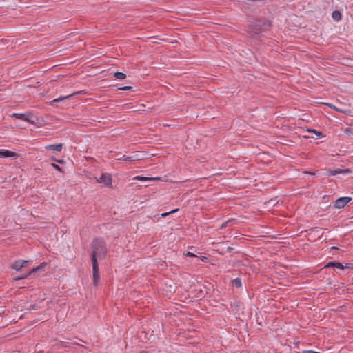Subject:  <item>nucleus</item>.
<instances>
[{
	"mask_svg": "<svg viewBox=\"0 0 353 353\" xmlns=\"http://www.w3.org/2000/svg\"><path fill=\"white\" fill-rule=\"evenodd\" d=\"M30 275H31V274H28V273H26V274H23L22 276H20V277H23V279H24L28 278V276H30Z\"/></svg>",
	"mask_w": 353,
	"mask_h": 353,
	"instance_id": "32",
	"label": "nucleus"
},
{
	"mask_svg": "<svg viewBox=\"0 0 353 353\" xmlns=\"http://www.w3.org/2000/svg\"><path fill=\"white\" fill-rule=\"evenodd\" d=\"M12 117L24 121H28L30 123H35V121L32 120L34 117L33 114L28 112L26 113H14L12 115Z\"/></svg>",
	"mask_w": 353,
	"mask_h": 353,
	"instance_id": "3",
	"label": "nucleus"
},
{
	"mask_svg": "<svg viewBox=\"0 0 353 353\" xmlns=\"http://www.w3.org/2000/svg\"><path fill=\"white\" fill-rule=\"evenodd\" d=\"M112 176L110 174H101V176L97 179V182L100 183H103L105 186L112 185Z\"/></svg>",
	"mask_w": 353,
	"mask_h": 353,
	"instance_id": "6",
	"label": "nucleus"
},
{
	"mask_svg": "<svg viewBox=\"0 0 353 353\" xmlns=\"http://www.w3.org/2000/svg\"><path fill=\"white\" fill-rule=\"evenodd\" d=\"M351 200V197H340L335 201L334 208L336 209L343 208Z\"/></svg>",
	"mask_w": 353,
	"mask_h": 353,
	"instance_id": "5",
	"label": "nucleus"
},
{
	"mask_svg": "<svg viewBox=\"0 0 353 353\" xmlns=\"http://www.w3.org/2000/svg\"><path fill=\"white\" fill-rule=\"evenodd\" d=\"M232 283L236 288H241L242 285L241 280L239 278H236V279L232 280Z\"/></svg>",
	"mask_w": 353,
	"mask_h": 353,
	"instance_id": "17",
	"label": "nucleus"
},
{
	"mask_svg": "<svg viewBox=\"0 0 353 353\" xmlns=\"http://www.w3.org/2000/svg\"><path fill=\"white\" fill-rule=\"evenodd\" d=\"M233 222H234V220H228L222 223L221 228L231 226L232 225Z\"/></svg>",
	"mask_w": 353,
	"mask_h": 353,
	"instance_id": "19",
	"label": "nucleus"
},
{
	"mask_svg": "<svg viewBox=\"0 0 353 353\" xmlns=\"http://www.w3.org/2000/svg\"><path fill=\"white\" fill-rule=\"evenodd\" d=\"M344 132L347 135L353 134V128H346Z\"/></svg>",
	"mask_w": 353,
	"mask_h": 353,
	"instance_id": "24",
	"label": "nucleus"
},
{
	"mask_svg": "<svg viewBox=\"0 0 353 353\" xmlns=\"http://www.w3.org/2000/svg\"><path fill=\"white\" fill-rule=\"evenodd\" d=\"M207 258L205 256H203V258H201V260L202 261H204L205 259H206Z\"/></svg>",
	"mask_w": 353,
	"mask_h": 353,
	"instance_id": "36",
	"label": "nucleus"
},
{
	"mask_svg": "<svg viewBox=\"0 0 353 353\" xmlns=\"http://www.w3.org/2000/svg\"><path fill=\"white\" fill-rule=\"evenodd\" d=\"M332 250H338L339 248L337 247L333 246L331 248Z\"/></svg>",
	"mask_w": 353,
	"mask_h": 353,
	"instance_id": "35",
	"label": "nucleus"
},
{
	"mask_svg": "<svg viewBox=\"0 0 353 353\" xmlns=\"http://www.w3.org/2000/svg\"><path fill=\"white\" fill-rule=\"evenodd\" d=\"M21 260H17L14 262L13 264L10 266V268L16 271L19 272L23 268L22 264H21Z\"/></svg>",
	"mask_w": 353,
	"mask_h": 353,
	"instance_id": "14",
	"label": "nucleus"
},
{
	"mask_svg": "<svg viewBox=\"0 0 353 353\" xmlns=\"http://www.w3.org/2000/svg\"><path fill=\"white\" fill-rule=\"evenodd\" d=\"M70 96H71V94L68 95V96H65V97H59V98H58V99H54V100H53V101H54V102L59 101H61V100H63V99H68V98H69Z\"/></svg>",
	"mask_w": 353,
	"mask_h": 353,
	"instance_id": "25",
	"label": "nucleus"
},
{
	"mask_svg": "<svg viewBox=\"0 0 353 353\" xmlns=\"http://www.w3.org/2000/svg\"><path fill=\"white\" fill-rule=\"evenodd\" d=\"M327 105H329L330 107H331V108H332L335 109L336 110H337V111H339V112H343L342 110H340V108H336L335 106H334V105H332V104H327Z\"/></svg>",
	"mask_w": 353,
	"mask_h": 353,
	"instance_id": "30",
	"label": "nucleus"
},
{
	"mask_svg": "<svg viewBox=\"0 0 353 353\" xmlns=\"http://www.w3.org/2000/svg\"><path fill=\"white\" fill-rule=\"evenodd\" d=\"M303 353H319L313 350H304Z\"/></svg>",
	"mask_w": 353,
	"mask_h": 353,
	"instance_id": "31",
	"label": "nucleus"
},
{
	"mask_svg": "<svg viewBox=\"0 0 353 353\" xmlns=\"http://www.w3.org/2000/svg\"><path fill=\"white\" fill-rule=\"evenodd\" d=\"M321 228L314 227L307 230L308 232V236L310 241H316V239H319L322 233H321Z\"/></svg>",
	"mask_w": 353,
	"mask_h": 353,
	"instance_id": "4",
	"label": "nucleus"
},
{
	"mask_svg": "<svg viewBox=\"0 0 353 353\" xmlns=\"http://www.w3.org/2000/svg\"><path fill=\"white\" fill-rule=\"evenodd\" d=\"M21 264L23 265V268L28 267L30 264V261L21 260Z\"/></svg>",
	"mask_w": 353,
	"mask_h": 353,
	"instance_id": "22",
	"label": "nucleus"
},
{
	"mask_svg": "<svg viewBox=\"0 0 353 353\" xmlns=\"http://www.w3.org/2000/svg\"><path fill=\"white\" fill-rule=\"evenodd\" d=\"M233 248L231 246H228L225 250L226 252H231L233 250Z\"/></svg>",
	"mask_w": 353,
	"mask_h": 353,
	"instance_id": "29",
	"label": "nucleus"
},
{
	"mask_svg": "<svg viewBox=\"0 0 353 353\" xmlns=\"http://www.w3.org/2000/svg\"><path fill=\"white\" fill-rule=\"evenodd\" d=\"M330 267L336 268L341 269V270H344V266L343 265V264L338 261H330L325 265V268H330Z\"/></svg>",
	"mask_w": 353,
	"mask_h": 353,
	"instance_id": "10",
	"label": "nucleus"
},
{
	"mask_svg": "<svg viewBox=\"0 0 353 353\" xmlns=\"http://www.w3.org/2000/svg\"><path fill=\"white\" fill-rule=\"evenodd\" d=\"M178 210H179V209H174V210H171V211H170V212H169L163 213V214H161V216H162V217H165V216H167L168 214H170L174 213V212H177Z\"/></svg>",
	"mask_w": 353,
	"mask_h": 353,
	"instance_id": "23",
	"label": "nucleus"
},
{
	"mask_svg": "<svg viewBox=\"0 0 353 353\" xmlns=\"http://www.w3.org/2000/svg\"><path fill=\"white\" fill-rule=\"evenodd\" d=\"M113 77L118 79H124L126 75L121 72H115L113 73Z\"/></svg>",
	"mask_w": 353,
	"mask_h": 353,
	"instance_id": "16",
	"label": "nucleus"
},
{
	"mask_svg": "<svg viewBox=\"0 0 353 353\" xmlns=\"http://www.w3.org/2000/svg\"><path fill=\"white\" fill-rule=\"evenodd\" d=\"M14 281H19L21 279H23V277L17 276L13 279Z\"/></svg>",
	"mask_w": 353,
	"mask_h": 353,
	"instance_id": "33",
	"label": "nucleus"
},
{
	"mask_svg": "<svg viewBox=\"0 0 353 353\" xmlns=\"http://www.w3.org/2000/svg\"><path fill=\"white\" fill-rule=\"evenodd\" d=\"M51 159L53 160V161H55L57 162V160H58V159H56V158H54V157H52Z\"/></svg>",
	"mask_w": 353,
	"mask_h": 353,
	"instance_id": "37",
	"label": "nucleus"
},
{
	"mask_svg": "<svg viewBox=\"0 0 353 353\" xmlns=\"http://www.w3.org/2000/svg\"><path fill=\"white\" fill-rule=\"evenodd\" d=\"M350 172V170L348 169H345V170H341V169H335V170H331L330 169L328 170V174L329 175H331V176H334V175H336V174H342V173H349Z\"/></svg>",
	"mask_w": 353,
	"mask_h": 353,
	"instance_id": "12",
	"label": "nucleus"
},
{
	"mask_svg": "<svg viewBox=\"0 0 353 353\" xmlns=\"http://www.w3.org/2000/svg\"><path fill=\"white\" fill-rule=\"evenodd\" d=\"M134 179L138 180V181H155V180H159L160 177H145L143 176H137L134 178Z\"/></svg>",
	"mask_w": 353,
	"mask_h": 353,
	"instance_id": "13",
	"label": "nucleus"
},
{
	"mask_svg": "<svg viewBox=\"0 0 353 353\" xmlns=\"http://www.w3.org/2000/svg\"><path fill=\"white\" fill-rule=\"evenodd\" d=\"M91 248L93 284L97 285L100 278L97 258L101 259V257L103 258L105 256L107 252L105 242L102 239L96 238L91 244Z\"/></svg>",
	"mask_w": 353,
	"mask_h": 353,
	"instance_id": "1",
	"label": "nucleus"
},
{
	"mask_svg": "<svg viewBox=\"0 0 353 353\" xmlns=\"http://www.w3.org/2000/svg\"><path fill=\"white\" fill-rule=\"evenodd\" d=\"M346 268V269H352L353 268V263H347L345 264V265L344 266V269Z\"/></svg>",
	"mask_w": 353,
	"mask_h": 353,
	"instance_id": "28",
	"label": "nucleus"
},
{
	"mask_svg": "<svg viewBox=\"0 0 353 353\" xmlns=\"http://www.w3.org/2000/svg\"><path fill=\"white\" fill-rule=\"evenodd\" d=\"M336 8H339V7L336 6ZM343 10V8L340 7L339 10L337 9L333 11L332 17L335 21H340L342 19L341 11Z\"/></svg>",
	"mask_w": 353,
	"mask_h": 353,
	"instance_id": "8",
	"label": "nucleus"
},
{
	"mask_svg": "<svg viewBox=\"0 0 353 353\" xmlns=\"http://www.w3.org/2000/svg\"><path fill=\"white\" fill-rule=\"evenodd\" d=\"M271 26L272 23L269 20L258 19L250 24V28L253 32L258 34L260 31L268 30Z\"/></svg>",
	"mask_w": 353,
	"mask_h": 353,
	"instance_id": "2",
	"label": "nucleus"
},
{
	"mask_svg": "<svg viewBox=\"0 0 353 353\" xmlns=\"http://www.w3.org/2000/svg\"><path fill=\"white\" fill-rule=\"evenodd\" d=\"M63 148L62 143H58V144H53V145H48L46 146V149L47 150H54L57 152H61Z\"/></svg>",
	"mask_w": 353,
	"mask_h": 353,
	"instance_id": "11",
	"label": "nucleus"
},
{
	"mask_svg": "<svg viewBox=\"0 0 353 353\" xmlns=\"http://www.w3.org/2000/svg\"><path fill=\"white\" fill-rule=\"evenodd\" d=\"M137 154L134 156L130 157H125V155H123L122 157L118 158L119 160H123L127 161H134L139 159V158L137 157Z\"/></svg>",
	"mask_w": 353,
	"mask_h": 353,
	"instance_id": "15",
	"label": "nucleus"
},
{
	"mask_svg": "<svg viewBox=\"0 0 353 353\" xmlns=\"http://www.w3.org/2000/svg\"><path fill=\"white\" fill-rule=\"evenodd\" d=\"M17 159L19 157V154L8 150L1 149L0 150V158H8Z\"/></svg>",
	"mask_w": 353,
	"mask_h": 353,
	"instance_id": "7",
	"label": "nucleus"
},
{
	"mask_svg": "<svg viewBox=\"0 0 353 353\" xmlns=\"http://www.w3.org/2000/svg\"><path fill=\"white\" fill-rule=\"evenodd\" d=\"M50 165L52 167H53L55 170H58V171H59L61 172H63L62 168L59 165H57V164H56L54 163H51Z\"/></svg>",
	"mask_w": 353,
	"mask_h": 353,
	"instance_id": "21",
	"label": "nucleus"
},
{
	"mask_svg": "<svg viewBox=\"0 0 353 353\" xmlns=\"http://www.w3.org/2000/svg\"><path fill=\"white\" fill-rule=\"evenodd\" d=\"M48 265L46 262L41 263L36 268H32L30 272H28V274H34L37 272H41L43 270V268Z\"/></svg>",
	"mask_w": 353,
	"mask_h": 353,
	"instance_id": "9",
	"label": "nucleus"
},
{
	"mask_svg": "<svg viewBox=\"0 0 353 353\" xmlns=\"http://www.w3.org/2000/svg\"><path fill=\"white\" fill-rule=\"evenodd\" d=\"M140 353H148V352H146V351H142V352H141Z\"/></svg>",
	"mask_w": 353,
	"mask_h": 353,
	"instance_id": "38",
	"label": "nucleus"
},
{
	"mask_svg": "<svg viewBox=\"0 0 353 353\" xmlns=\"http://www.w3.org/2000/svg\"><path fill=\"white\" fill-rule=\"evenodd\" d=\"M57 162L60 164H63L64 163V161L63 159H59L57 160Z\"/></svg>",
	"mask_w": 353,
	"mask_h": 353,
	"instance_id": "34",
	"label": "nucleus"
},
{
	"mask_svg": "<svg viewBox=\"0 0 353 353\" xmlns=\"http://www.w3.org/2000/svg\"><path fill=\"white\" fill-rule=\"evenodd\" d=\"M118 90H123V91H132L133 90V87H132V86H123V87L119 88Z\"/></svg>",
	"mask_w": 353,
	"mask_h": 353,
	"instance_id": "20",
	"label": "nucleus"
},
{
	"mask_svg": "<svg viewBox=\"0 0 353 353\" xmlns=\"http://www.w3.org/2000/svg\"><path fill=\"white\" fill-rule=\"evenodd\" d=\"M185 255L186 256H189V257H197L196 255H195L194 253L191 252H189L188 251L187 252L185 253Z\"/></svg>",
	"mask_w": 353,
	"mask_h": 353,
	"instance_id": "27",
	"label": "nucleus"
},
{
	"mask_svg": "<svg viewBox=\"0 0 353 353\" xmlns=\"http://www.w3.org/2000/svg\"><path fill=\"white\" fill-rule=\"evenodd\" d=\"M307 131L309 132L315 134L319 138L323 137V133L320 131H316V130H314V129H307Z\"/></svg>",
	"mask_w": 353,
	"mask_h": 353,
	"instance_id": "18",
	"label": "nucleus"
},
{
	"mask_svg": "<svg viewBox=\"0 0 353 353\" xmlns=\"http://www.w3.org/2000/svg\"><path fill=\"white\" fill-rule=\"evenodd\" d=\"M1 41L2 43L3 44H9L10 41V39H8V38H2L1 39Z\"/></svg>",
	"mask_w": 353,
	"mask_h": 353,
	"instance_id": "26",
	"label": "nucleus"
}]
</instances>
